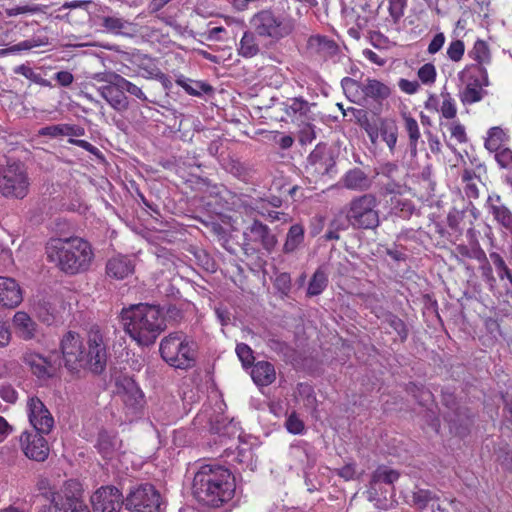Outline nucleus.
I'll use <instances>...</instances> for the list:
<instances>
[{"instance_id":"13d9d810","label":"nucleus","mask_w":512,"mask_h":512,"mask_svg":"<svg viewBox=\"0 0 512 512\" xmlns=\"http://www.w3.org/2000/svg\"><path fill=\"white\" fill-rule=\"evenodd\" d=\"M444 99L441 106V113L447 119H453L456 116V107L450 94L443 95Z\"/></svg>"},{"instance_id":"69168bd1","label":"nucleus","mask_w":512,"mask_h":512,"mask_svg":"<svg viewBox=\"0 0 512 512\" xmlns=\"http://www.w3.org/2000/svg\"><path fill=\"white\" fill-rule=\"evenodd\" d=\"M450 132L451 136L454 137L459 143H465L467 141L465 127L460 123H452L450 125Z\"/></svg>"},{"instance_id":"680f3d73","label":"nucleus","mask_w":512,"mask_h":512,"mask_svg":"<svg viewBox=\"0 0 512 512\" xmlns=\"http://www.w3.org/2000/svg\"><path fill=\"white\" fill-rule=\"evenodd\" d=\"M102 25L110 32L113 33H120L121 30L124 28V22L122 19L117 17H103V23Z\"/></svg>"},{"instance_id":"7c9ffc66","label":"nucleus","mask_w":512,"mask_h":512,"mask_svg":"<svg viewBox=\"0 0 512 512\" xmlns=\"http://www.w3.org/2000/svg\"><path fill=\"white\" fill-rule=\"evenodd\" d=\"M379 136L382 137L390 152L393 153L398 139V127L395 121L391 119L382 120L381 125L379 126Z\"/></svg>"},{"instance_id":"e433bc0d","label":"nucleus","mask_w":512,"mask_h":512,"mask_svg":"<svg viewBox=\"0 0 512 512\" xmlns=\"http://www.w3.org/2000/svg\"><path fill=\"white\" fill-rule=\"evenodd\" d=\"M506 141V134L500 127H492L488 130V136L485 140V148L490 152H496L502 148Z\"/></svg>"},{"instance_id":"f704fd0d","label":"nucleus","mask_w":512,"mask_h":512,"mask_svg":"<svg viewBox=\"0 0 512 512\" xmlns=\"http://www.w3.org/2000/svg\"><path fill=\"white\" fill-rule=\"evenodd\" d=\"M328 277L322 268H318L311 277L307 289L309 296H317L327 287Z\"/></svg>"},{"instance_id":"4c0bfd02","label":"nucleus","mask_w":512,"mask_h":512,"mask_svg":"<svg viewBox=\"0 0 512 512\" xmlns=\"http://www.w3.org/2000/svg\"><path fill=\"white\" fill-rule=\"evenodd\" d=\"M436 501V495L427 489H417L412 494L413 505L419 510H424L429 505H431L433 508Z\"/></svg>"},{"instance_id":"39448f33","label":"nucleus","mask_w":512,"mask_h":512,"mask_svg":"<svg viewBox=\"0 0 512 512\" xmlns=\"http://www.w3.org/2000/svg\"><path fill=\"white\" fill-rule=\"evenodd\" d=\"M161 358L171 367L187 370L195 366L196 345L183 332L165 336L159 347Z\"/></svg>"},{"instance_id":"bb28decb","label":"nucleus","mask_w":512,"mask_h":512,"mask_svg":"<svg viewBox=\"0 0 512 512\" xmlns=\"http://www.w3.org/2000/svg\"><path fill=\"white\" fill-rule=\"evenodd\" d=\"M38 318L47 325H51L57 316L58 310L51 297H42L35 304Z\"/></svg>"},{"instance_id":"e2e57ef3","label":"nucleus","mask_w":512,"mask_h":512,"mask_svg":"<svg viewBox=\"0 0 512 512\" xmlns=\"http://www.w3.org/2000/svg\"><path fill=\"white\" fill-rule=\"evenodd\" d=\"M68 142L70 144L76 145L78 147H81L82 149L90 152L91 154L95 155L99 159H103V155L100 152L98 148L90 144L88 141L75 139V138H69Z\"/></svg>"},{"instance_id":"5fc2aeb1","label":"nucleus","mask_w":512,"mask_h":512,"mask_svg":"<svg viewBox=\"0 0 512 512\" xmlns=\"http://www.w3.org/2000/svg\"><path fill=\"white\" fill-rule=\"evenodd\" d=\"M465 51V46L463 41L461 40H455L452 41L447 49V55L448 57L454 61L458 62L462 59Z\"/></svg>"},{"instance_id":"0e129e2a","label":"nucleus","mask_w":512,"mask_h":512,"mask_svg":"<svg viewBox=\"0 0 512 512\" xmlns=\"http://www.w3.org/2000/svg\"><path fill=\"white\" fill-rule=\"evenodd\" d=\"M445 43V35L442 32L437 33L428 45V53L435 54L441 50Z\"/></svg>"},{"instance_id":"c03bdc74","label":"nucleus","mask_w":512,"mask_h":512,"mask_svg":"<svg viewBox=\"0 0 512 512\" xmlns=\"http://www.w3.org/2000/svg\"><path fill=\"white\" fill-rule=\"evenodd\" d=\"M399 336L401 342H405L409 335V330L405 322L397 315L388 313L384 320Z\"/></svg>"},{"instance_id":"a19ab883","label":"nucleus","mask_w":512,"mask_h":512,"mask_svg":"<svg viewBox=\"0 0 512 512\" xmlns=\"http://www.w3.org/2000/svg\"><path fill=\"white\" fill-rule=\"evenodd\" d=\"M399 478V473L396 470L390 469L386 466L378 467L371 479V486L378 483L393 484Z\"/></svg>"},{"instance_id":"79ce46f5","label":"nucleus","mask_w":512,"mask_h":512,"mask_svg":"<svg viewBox=\"0 0 512 512\" xmlns=\"http://www.w3.org/2000/svg\"><path fill=\"white\" fill-rule=\"evenodd\" d=\"M310 111V104L302 97L289 99L286 103V113L288 116H305Z\"/></svg>"},{"instance_id":"ea45409f","label":"nucleus","mask_w":512,"mask_h":512,"mask_svg":"<svg viewBox=\"0 0 512 512\" xmlns=\"http://www.w3.org/2000/svg\"><path fill=\"white\" fill-rule=\"evenodd\" d=\"M116 442L115 437L110 436L107 432H100L95 447L103 458H109L114 452Z\"/></svg>"},{"instance_id":"393cba45","label":"nucleus","mask_w":512,"mask_h":512,"mask_svg":"<svg viewBox=\"0 0 512 512\" xmlns=\"http://www.w3.org/2000/svg\"><path fill=\"white\" fill-rule=\"evenodd\" d=\"M403 120L404 128L408 135V148L410 155L412 158H415L418 154L417 146L421 137L419 125L417 121L407 113L403 114Z\"/></svg>"},{"instance_id":"3c124183","label":"nucleus","mask_w":512,"mask_h":512,"mask_svg":"<svg viewBox=\"0 0 512 512\" xmlns=\"http://www.w3.org/2000/svg\"><path fill=\"white\" fill-rule=\"evenodd\" d=\"M495 160L503 169H512V150L509 148H501L495 152Z\"/></svg>"},{"instance_id":"338daca9","label":"nucleus","mask_w":512,"mask_h":512,"mask_svg":"<svg viewBox=\"0 0 512 512\" xmlns=\"http://www.w3.org/2000/svg\"><path fill=\"white\" fill-rule=\"evenodd\" d=\"M315 138V131L313 126L309 123L305 124L299 133V141L302 144L310 143Z\"/></svg>"},{"instance_id":"412c9836","label":"nucleus","mask_w":512,"mask_h":512,"mask_svg":"<svg viewBox=\"0 0 512 512\" xmlns=\"http://www.w3.org/2000/svg\"><path fill=\"white\" fill-rule=\"evenodd\" d=\"M342 184L349 190L364 192L371 188L372 180L362 169L353 168L345 173Z\"/></svg>"},{"instance_id":"a878e982","label":"nucleus","mask_w":512,"mask_h":512,"mask_svg":"<svg viewBox=\"0 0 512 512\" xmlns=\"http://www.w3.org/2000/svg\"><path fill=\"white\" fill-rule=\"evenodd\" d=\"M308 46L324 58L335 55L339 49L338 45L333 40L320 35L310 37Z\"/></svg>"},{"instance_id":"37998d69","label":"nucleus","mask_w":512,"mask_h":512,"mask_svg":"<svg viewBox=\"0 0 512 512\" xmlns=\"http://www.w3.org/2000/svg\"><path fill=\"white\" fill-rule=\"evenodd\" d=\"M130 63L136 65L140 70H143V75L152 77L159 69L156 67L153 60L147 56L132 53L130 54Z\"/></svg>"},{"instance_id":"6e6552de","label":"nucleus","mask_w":512,"mask_h":512,"mask_svg":"<svg viewBox=\"0 0 512 512\" xmlns=\"http://www.w3.org/2000/svg\"><path fill=\"white\" fill-rule=\"evenodd\" d=\"M29 178L19 163L8 164L0 169V194L6 198L23 199L29 191Z\"/></svg>"},{"instance_id":"8fccbe9b","label":"nucleus","mask_w":512,"mask_h":512,"mask_svg":"<svg viewBox=\"0 0 512 512\" xmlns=\"http://www.w3.org/2000/svg\"><path fill=\"white\" fill-rule=\"evenodd\" d=\"M406 391L411 394L420 404L427 401L430 397V392L424 388L423 385L410 382L406 386Z\"/></svg>"},{"instance_id":"bf43d9fd","label":"nucleus","mask_w":512,"mask_h":512,"mask_svg":"<svg viewBox=\"0 0 512 512\" xmlns=\"http://www.w3.org/2000/svg\"><path fill=\"white\" fill-rule=\"evenodd\" d=\"M286 428L292 434H301L304 431V423L299 417L292 413L286 420Z\"/></svg>"},{"instance_id":"de8ad7c7","label":"nucleus","mask_w":512,"mask_h":512,"mask_svg":"<svg viewBox=\"0 0 512 512\" xmlns=\"http://www.w3.org/2000/svg\"><path fill=\"white\" fill-rule=\"evenodd\" d=\"M470 53L473 59L476 60L480 65L483 63H488L490 60V51L488 45L483 40H477Z\"/></svg>"},{"instance_id":"aec40b11","label":"nucleus","mask_w":512,"mask_h":512,"mask_svg":"<svg viewBox=\"0 0 512 512\" xmlns=\"http://www.w3.org/2000/svg\"><path fill=\"white\" fill-rule=\"evenodd\" d=\"M307 161L316 172L322 175L329 174L335 166L331 151L325 144H318L308 156Z\"/></svg>"},{"instance_id":"cd10ccee","label":"nucleus","mask_w":512,"mask_h":512,"mask_svg":"<svg viewBox=\"0 0 512 512\" xmlns=\"http://www.w3.org/2000/svg\"><path fill=\"white\" fill-rule=\"evenodd\" d=\"M175 82L192 96H201L203 93H210L213 90L209 84L189 79L181 74L176 76Z\"/></svg>"},{"instance_id":"4be33fe9","label":"nucleus","mask_w":512,"mask_h":512,"mask_svg":"<svg viewBox=\"0 0 512 512\" xmlns=\"http://www.w3.org/2000/svg\"><path fill=\"white\" fill-rule=\"evenodd\" d=\"M251 377L257 386L265 387L276 379L274 365L268 361H258L252 365Z\"/></svg>"},{"instance_id":"052dcab7","label":"nucleus","mask_w":512,"mask_h":512,"mask_svg":"<svg viewBox=\"0 0 512 512\" xmlns=\"http://www.w3.org/2000/svg\"><path fill=\"white\" fill-rule=\"evenodd\" d=\"M38 134L40 136H49L52 138L58 137V136H65V124H57V125H50L42 127Z\"/></svg>"},{"instance_id":"774afa93","label":"nucleus","mask_w":512,"mask_h":512,"mask_svg":"<svg viewBox=\"0 0 512 512\" xmlns=\"http://www.w3.org/2000/svg\"><path fill=\"white\" fill-rule=\"evenodd\" d=\"M0 397L8 403H15L17 400V392L10 385L2 386L0 388Z\"/></svg>"},{"instance_id":"473e14b6","label":"nucleus","mask_w":512,"mask_h":512,"mask_svg":"<svg viewBox=\"0 0 512 512\" xmlns=\"http://www.w3.org/2000/svg\"><path fill=\"white\" fill-rule=\"evenodd\" d=\"M456 251L464 258L475 259L483 266H489L486 253L480 245L460 244L456 247ZM488 269L490 270V267Z\"/></svg>"},{"instance_id":"9d476101","label":"nucleus","mask_w":512,"mask_h":512,"mask_svg":"<svg viewBox=\"0 0 512 512\" xmlns=\"http://www.w3.org/2000/svg\"><path fill=\"white\" fill-rule=\"evenodd\" d=\"M341 86L347 97L356 98L360 90L365 98H370L377 103H381L391 95V88L377 79L367 78L361 83L350 77H344L341 80Z\"/></svg>"},{"instance_id":"09e8293b","label":"nucleus","mask_w":512,"mask_h":512,"mask_svg":"<svg viewBox=\"0 0 512 512\" xmlns=\"http://www.w3.org/2000/svg\"><path fill=\"white\" fill-rule=\"evenodd\" d=\"M236 354L243 367L247 368L253 365L254 355L253 350L245 343H239L236 346Z\"/></svg>"},{"instance_id":"72a5a7b5","label":"nucleus","mask_w":512,"mask_h":512,"mask_svg":"<svg viewBox=\"0 0 512 512\" xmlns=\"http://www.w3.org/2000/svg\"><path fill=\"white\" fill-rule=\"evenodd\" d=\"M257 34L254 32L247 31L244 33L241 41L239 54L243 57H253L259 52V45L257 42Z\"/></svg>"},{"instance_id":"5701e85b","label":"nucleus","mask_w":512,"mask_h":512,"mask_svg":"<svg viewBox=\"0 0 512 512\" xmlns=\"http://www.w3.org/2000/svg\"><path fill=\"white\" fill-rule=\"evenodd\" d=\"M357 123L368 134L372 143H376L379 138V126L383 119L370 117L368 112L363 109H352Z\"/></svg>"},{"instance_id":"2eb2a0df","label":"nucleus","mask_w":512,"mask_h":512,"mask_svg":"<svg viewBox=\"0 0 512 512\" xmlns=\"http://www.w3.org/2000/svg\"><path fill=\"white\" fill-rule=\"evenodd\" d=\"M44 433L25 431L20 436V443L24 454L32 460L43 462L49 455V446L43 436Z\"/></svg>"},{"instance_id":"f03ea898","label":"nucleus","mask_w":512,"mask_h":512,"mask_svg":"<svg viewBox=\"0 0 512 512\" xmlns=\"http://www.w3.org/2000/svg\"><path fill=\"white\" fill-rule=\"evenodd\" d=\"M235 490L234 475L219 465H203L193 478V497L198 503L210 508H219L231 501Z\"/></svg>"},{"instance_id":"20e7f679","label":"nucleus","mask_w":512,"mask_h":512,"mask_svg":"<svg viewBox=\"0 0 512 512\" xmlns=\"http://www.w3.org/2000/svg\"><path fill=\"white\" fill-rule=\"evenodd\" d=\"M165 329V319L156 306L146 303L130 305V338L138 345H152Z\"/></svg>"},{"instance_id":"49530a36","label":"nucleus","mask_w":512,"mask_h":512,"mask_svg":"<svg viewBox=\"0 0 512 512\" xmlns=\"http://www.w3.org/2000/svg\"><path fill=\"white\" fill-rule=\"evenodd\" d=\"M465 212L457 209H453L447 216L448 227L453 231V235L459 238L462 235L463 229L460 224L464 219Z\"/></svg>"},{"instance_id":"1a4fd4ad","label":"nucleus","mask_w":512,"mask_h":512,"mask_svg":"<svg viewBox=\"0 0 512 512\" xmlns=\"http://www.w3.org/2000/svg\"><path fill=\"white\" fill-rule=\"evenodd\" d=\"M277 243L276 235L259 220H254L243 232V249L246 254H254L260 249L271 253Z\"/></svg>"},{"instance_id":"a211bd4d","label":"nucleus","mask_w":512,"mask_h":512,"mask_svg":"<svg viewBox=\"0 0 512 512\" xmlns=\"http://www.w3.org/2000/svg\"><path fill=\"white\" fill-rule=\"evenodd\" d=\"M125 90H128V82L122 78L121 84L103 86L100 92L113 108L118 111H125L128 108V98Z\"/></svg>"},{"instance_id":"f257e3e1","label":"nucleus","mask_w":512,"mask_h":512,"mask_svg":"<svg viewBox=\"0 0 512 512\" xmlns=\"http://www.w3.org/2000/svg\"><path fill=\"white\" fill-rule=\"evenodd\" d=\"M62 361L71 373L87 369L95 375L102 374L107 365V350L99 330H90L86 345L75 331L66 332L60 342Z\"/></svg>"},{"instance_id":"c9c22d12","label":"nucleus","mask_w":512,"mask_h":512,"mask_svg":"<svg viewBox=\"0 0 512 512\" xmlns=\"http://www.w3.org/2000/svg\"><path fill=\"white\" fill-rule=\"evenodd\" d=\"M491 213L494 219L512 234V212L505 205L493 204L491 205Z\"/></svg>"},{"instance_id":"4468645a","label":"nucleus","mask_w":512,"mask_h":512,"mask_svg":"<svg viewBox=\"0 0 512 512\" xmlns=\"http://www.w3.org/2000/svg\"><path fill=\"white\" fill-rule=\"evenodd\" d=\"M27 406L29 421L33 426V431L44 434L50 433L54 426V419L44 403L34 396L29 398Z\"/></svg>"},{"instance_id":"dca6fc26","label":"nucleus","mask_w":512,"mask_h":512,"mask_svg":"<svg viewBox=\"0 0 512 512\" xmlns=\"http://www.w3.org/2000/svg\"><path fill=\"white\" fill-rule=\"evenodd\" d=\"M130 423L134 420L144 419L146 425L151 428L152 422L149 421L146 412V400L143 391L136 382L130 377Z\"/></svg>"},{"instance_id":"c756f323","label":"nucleus","mask_w":512,"mask_h":512,"mask_svg":"<svg viewBox=\"0 0 512 512\" xmlns=\"http://www.w3.org/2000/svg\"><path fill=\"white\" fill-rule=\"evenodd\" d=\"M223 166L226 171L241 180H247L251 177L253 172L251 165L241 162L239 159L234 157H228Z\"/></svg>"},{"instance_id":"a18cd8bd","label":"nucleus","mask_w":512,"mask_h":512,"mask_svg":"<svg viewBox=\"0 0 512 512\" xmlns=\"http://www.w3.org/2000/svg\"><path fill=\"white\" fill-rule=\"evenodd\" d=\"M207 231L224 247L230 240L227 230L218 222H209L205 224Z\"/></svg>"},{"instance_id":"f8f14e48","label":"nucleus","mask_w":512,"mask_h":512,"mask_svg":"<svg viewBox=\"0 0 512 512\" xmlns=\"http://www.w3.org/2000/svg\"><path fill=\"white\" fill-rule=\"evenodd\" d=\"M464 77H467L466 87L461 92L460 98L464 104H472L480 101L485 91L483 87L488 86V74L484 67L476 66L468 70Z\"/></svg>"},{"instance_id":"864d4df0","label":"nucleus","mask_w":512,"mask_h":512,"mask_svg":"<svg viewBox=\"0 0 512 512\" xmlns=\"http://www.w3.org/2000/svg\"><path fill=\"white\" fill-rule=\"evenodd\" d=\"M418 77L424 84H432L436 79V69L435 66L431 63L424 64L418 70Z\"/></svg>"},{"instance_id":"6e6d98bb","label":"nucleus","mask_w":512,"mask_h":512,"mask_svg":"<svg viewBox=\"0 0 512 512\" xmlns=\"http://www.w3.org/2000/svg\"><path fill=\"white\" fill-rule=\"evenodd\" d=\"M407 0H389V13L394 21H398L404 15Z\"/></svg>"},{"instance_id":"58836bf2","label":"nucleus","mask_w":512,"mask_h":512,"mask_svg":"<svg viewBox=\"0 0 512 512\" xmlns=\"http://www.w3.org/2000/svg\"><path fill=\"white\" fill-rule=\"evenodd\" d=\"M391 202L394 214L404 219H409L416 210L413 202L409 199L393 197Z\"/></svg>"},{"instance_id":"603ef678","label":"nucleus","mask_w":512,"mask_h":512,"mask_svg":"<svg viewBox=\"0 0 512 512\" xmlns=\"http://www.w3.org/2000/svg\"><path fill=\"white\" fill-rule=\"evenodd\" d=\"M267 346L272 351H274L284 357L290 356V354L292 352V349L290 348V346L287 343L281 341L278 338H274V337L268 339Z\"/></svg>"},{"instance_id":"c85d7f7f","label":"nucleus","mask_w":512,"mask_h":512,"mask_svg":"<svg viewBox=\"0 0 512 512\" xmlns=\"http://www.w3.org/2000/svg\"><path fill=\"white\" fill-rule=\"evenodd\" d=\"M106 273L110 278L123 280L128 275V260L126 256L118 255L108 260Z\"/></svg>"},{"instance_id":"9b49d317","label":"nucleus","mask_w":512,"mask_h":512,"mask_svg":"<svg viewBox=\"0 0 512 512\" xmlns=\"http://www.w3.org/2000/svg\"><path fill=\"white\" fill-rule=\"evenodd\" d=\"M160 493L150 483H141L130 489V512H163Z\"/></svg>"},{"instance_id":"f3484780","label":"nucleus","mask_w":512,"mask_h":512,"mask_svg":"<svg viewBox=\"0 0 512 512\" xmlns=\"http://www.w3.org/2000/svg\"><path fill=\"white\" fill-rule=\"evenodd\" d=\"M23 300L19 284L9 277L0 276V305L4 308H15Z\"/></svg>"},{"instance_id":"4d7b16f0","label":"nucleus","mask_w":512,"mask_h":512,"mask_svg":"<svg viewBox=\"0 0 512 512\" xmlns=\"http://www.w3.org/2000/svg\"><path fill=\"white\" fill-rule=\"evenodd\" d=\"M44 7L45 6H40V5L16 6V7L8 9L7 14L9 16H17V15L26 14V13L35 14V13H39V12H44V10H43Z\"/></svg>"},{"instance_id":"b1692460","label":"nucleus","mask_w":512,"mask_h":512,"mask_svg":"<svg viewBox=\"0 0 512 512\" xmlns=\"http://www.w3.org/2000/svg\"><path fill=\"white\" fill-rule=\"evenodd\" d=\"M13 325L16 335L23 340H31L35 337L36 323L23 311H18L13 317Z\"/></svg>"},{"instance_id":"423d86ee","label":"nucleus","mask_w":512,"mask_h":512,"mask_svg":"<svg viewBox=\"0 0 512 512\" xmlns=\"http://www.w3.org/2000/svg\"><path fill=\"white\" fill-rule=\"evenodd\" d=\"M379 200L373 193L354 196L345 206V218L356 230H375L380 225Z\"/></svg>"},{"instance_id":"6ab92c4d","label":"nucleus","mask_w":512,"mask_h":512,"mask_svg":"<svg viewBox=\"0 0 512 512\" xmlns=\"http://www.w3.org/2000/svg\"><path fill=\"white\" fill-rule=\"evenodd\" d=\"M22 360L30 367L33 374L39 378L51 377L56 370V366L50 358L43 357L32 351H26L22 356Z\"/></svg>"},{"instance_id":"2f4dec72","label":"nucleus","mask_w":512,"mask_h":512,"mask_svg":"<svg viewBox=\"0 0 512 512\" xmlns=\"http://www.w3.org/2000/svg\"><path fill=\"white\" fill-rule=\"evenodd\" d=\"M304 241V227L301 224L292 225L287 233L283 252L286 254L294 252Z\"/></svg>"},{"instance_id":"ddd939ff","label":"nucleus","mask_w":512,"mask_h":512,"mask_svg":"<svg viewBox=\"0 0 512 512\" xmlns=\"http://www.w3.org/2000/svg\"><path fill=\"white\" fill-rule=\"evenodd\" d=\"M93 512H120L124 500L120 490L113 486L100 487L91 496Z\"/></svg>"},{"instance_id":"7ed1b4c3","label":"nucleus","mask_w":512,"mask_h":512,"mask_svg":"<svg viewBox=\"0 0 512 512\" xmlns=\"http://www.w3.org/2000/svg\"><path fill=\"white\" fill-rule=\"evenodd\" d=\"M46 254L50 262L68 275L86 271L93 259L90 244L78 237L51 238L46 244Z\"/></svg>"},{"instance_id":"0eeeda50","label":"nucleus","mask_w":512,"mask_h":512,"mask_svg":"<svg viewBox=\"0 0 512 512\" xmlns=\"http://www.w3.org/2000/svg\"><path fill=\"white\" fill-rule=\"evenodd\" d=\"M250 24L259 37L273 42L289 36L295 29V20L291 16L278 14L271 8L257 12Z\"/></svg>"}]
</instances>
